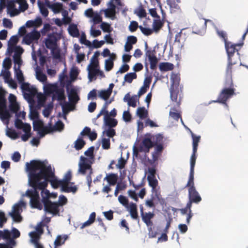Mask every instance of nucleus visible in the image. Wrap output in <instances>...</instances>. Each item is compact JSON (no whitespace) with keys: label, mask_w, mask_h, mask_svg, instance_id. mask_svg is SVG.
Here are the masks:
<instances>
[{"label":"nucleus","mask_w":248,"mask_h":248,"mask_svg":"<svg viewBox=\"0 0 248 248\" xmlns=\"http://www.w3.org/2000/svg\"><path fill=\"white\" fill-rule=\"evenodd\" d=\"M26 166L29 173L32 177H35L41 189L46 188L48 182L54 188L59 186L62 188L63 183L62 180H59L56 178L50 165L47 166L43 161L33 160L30 163L27 162Z\"/></svg>","instance_id":"obj_1"},{"label":"nucleus","mask_w":248,"mask_h":248,"mask_svg":"<svg viewBox=\"0 0 248 248\" xmlns=\"http://www.w3.org/2000/svg\"><path fill=\"white\" fill-rule=\"evenodd\" d=\"M35 177H32L29 173V182L32 189H28L26 191L25 196L30 198V204L32 208L41 209L42 204L40 202L39 194L38 189H41L39 185L36 181Z\"/></svg>","instance_id":"obj_2"},{"label":"nucleus","mask_w":248,"mask_h":248,"mask_svg":"<svg viewBox=\"0 0 248 248\" xmlns=\"http://www.w3.org/2000/svg\"><path fill=\"white\" fill-rule=\"evenodd\" d=\"M92 163L91 159L83 156H80L78 163V173L83 175L87 174L86 180L89 187L91 186L92 183V175L93 173Z\"/></svg>","instance_id":"obj_3"},{"label":"nucleus","mask_w":248,"mask_h":248,"mask_svg":"<svg viewBox=\"0 0 248 248\" xmlns=\"http://www.w3.org/2000/svg\"><path fill=\"white\" fill-rule=\"evenodd\" d=\"M194 177H188L187 183L185 187H188V202L198 203L202 201V198L197 191L194 182Z\"/></svg>","instance_id":"obj_4"},{"label":"nucleus","mask_w":248,"mask_h":248,"mask_svg":"<svg viewBox=\"0 0 248 248\" xmlns=\"http://www.w3.org/2000/svg\"><path fill=\"white\" fill-rule=\"evenodd\" d=\"M243 45V43L241 44H232L229 42H226L225 44V46L228 56V64L227 66L232 67L233 65H237V66H240L241 65V63L239 64L240 61L239 57H237V60L236 61L232 59V57H233L234 53L235 51H238L236 48V46H241Z\"/></svg>","instance_id":"obj_5"},{"label":"nucleus","mask_w":248,"mask_h":248,"mask_svg":"<svg viewBox=\"0 0 248 248\" xmlns=\"http://www.w3.org/2000/svg\"><path fill=\"white\" fill-rule=\"evenodd\" d=\"M5 93V91L2 89H0V116L2 120L8 119L10 117L9 111L6 109Z\"/></svg>","instance_id":"obj_6"},{"label":"nucleus","mask_w":248,"mask_h":248,"mask_svg":"<svg viewBox=\"0 0 248 248\" xmlns=\"http://www.w3.org/2000/svg\"><path fill=\"white\" fill-rule=\"evenodd\" d=\"M235 89L224 88L219 93L217 100L216 102L226 104L227 100L235 94Z\"/></svg>","instance_id":"obj_7"},{"label":"nucleus","mask_w":248,"mask_h":248,"mask_svg":"<svg viewBox=\"0 0 248 248\" xmlns=\"http://www.w3.org/2000/svg\"><path fill=\"white\" fill-rule=\"evenodd\" d=\"M44 204V209L47 213H50L53 216L60 215L59 204L57 202H52L46 200Z\"/></svg>","instance_id":"obj_8"},{"label":"nucleus","mask_w":248,"mask_h":248,"mask_svg":"<svg viewBox=\"0 0 248 248\" xmlns=\"http://www.w3.org/2000/svg\"><path fill=\"white\" fill-rule=\"evenodd\" d=\"M40 33L39 31L34 30L26 34L24 38L23 41L28 45H31L33 42H37L40 37Z\"/></svg>","instance_id":"obj_9"},{"label":"nucleus","mask_w":248,"mask_h":248,"mask_svg":"<svg viewBox=\"0 0 248 248\" xmlns=\"http://www.w3.org/2000/svg\"><path fill=\"white\" fill-rule=\"evenodd\" d=\"M154 147L152 143V139L148 136L144 138L141 142L139 147V151L140 152H144L148 153L149 152L150 149Z\"/></svg>","instance_id":"obj_10"},{"label":"nucleus","mask_w":248,"mask_h":248,"mask_svg":"<svg viewBox=\"0 0 248 248\" xmlns=\"http://www.w3.org/2000/svg\"><path fill=\"white\" fill-rule=\"evenodd\" d=\"M233 68V67L227 66L226 69V77L224 82V88L234 89L232 77V70Z\"/></svg>","instance_id":"obj_11"},{"label":"nucleus","mask_w":248,"mask_h":248,"mask_svg":"<svg viewBox=\"0 0 248 248\" xmlns=\"http://www.w3.org/2000/svg\"><path fill=\"white\" fill-rule=\"evenodd\" d=\"M140 213L141 217L143 221L146 224L148 227L151 226L153 225V222L151 221V219L154 217L155 214L152 212L144 213L143 210V207L140 206Z\"/></svg>","instance_id":"obj_12"},{"label":"nucleus","mask_w":248,"mask_h":248,"mask_svg":"<svg viewBox=\"0 0 248 248\" xmlns=\"http://www.w3.org/2000/svg\"><path fill=\"white\" fill-rule=\"evenodd\" d=\"M146 55L150 62V68L152 70L155 69L158 60L156 57L155 55V51L148 50L146 52Z\"/></svg>","instance_id":"obj_13"},{"label":"nucleus","mask_w":248,"mask_h":248,"mask_svg":"<svg viewBox=\"0 0 248 248\" xmlns=\"http://www.w3.org/2000/svg\"><path fill=\"white\" fill-rule=\"evenodd\" d=\"M57 38L54 34H50L46 39L45 45L47 48L52 50L57 46Z\"/></svg>","instance_id":"obj_14"},{"label":"nucleus","mask_w":248,"mask_h":248,"mask_svg":"<svg viewBox=\"0 0 248 248\" xmlns=\"http://www.w3.org/2000/svg\"><path fill=\"white\" fill-rule=\"evenodd\" d=\"M191 207L192 204L190 202H187L186 206L185 208L179 209V211L182 215L187 214L186 222L188 224H189L190 219L193 215L191 209Z\"/></svg>","instance_id":"obj_15"},{"label":"nucleus","mask_w":248,"mask_h":248,"mask_svg":"<svg viewBox=\"0 0 248 248\" xmlns=\"http://www.w3.org/2000/svg\"><path fill=\"white\" fill-rule=\"evenodd\" d=\"M53 100L57 99L58 101H62L65 99L64 90L63 87L58 88L56 92L52 95Z\"/></svg>","instance_id":"obj_16"},{"label":"nucleus","mask_w":248,"mask_h":248,"mask_svg":"<svg viewBox=\"0 0 248 248\" xmlns=\"http://www.w3.org/2000/svg\"><path fill=\"white\" fill-rule=\"evenodd\" d=\"M197 151H195L194 150L192 151V154L190 157V169L189 177H194V167L197 158Z\"/></svg>","instance_id":"obj_17"},{"label":"nucleus","mask_w":248,"mask_h":248,"mask_svg":"<svg viewBox=\"0 0 248 248\" xmlns=\"http://www.w3.org/2000/svg\"><path fill=\"white\" fill-rule=\"evenodd\" d=\"M148 136L152 139V143L154 144V147L155 145L163 143V136L160 134H157L155 135H152L150 133H147L145 136Z\"/></svg>","instance_id":"obj_18"},{"label":"nucleus","mask_w":248,"mask_h":248,"mask_svg":"<svg viewBox=\"0 0 248 248\" xmlns=\"http://www.w3.org/2000/svg\"><path fill=\"white\" fill-rule=\"evenodd\" d=\"M59 86L57 84H47L44 86V90L46 95L54 94Z\"/></svg>","instance_id":"obj_19"},{"label":"nucleus","mask_w":248,"mask_h":248,"mask_svg":"<svg viewBox=\"0 0 248 248\" xmlns=\"http://www.w3.org/2000/svg\"><path fill=\"white\" fill-rule=\"evenodd\" d=\"M69 100L71 104H76L79 100L77 91L75 89H71L68 93Z\"/></svg>","instance_id":"obj_20"},{"label":"nucleus","mask_w":248,"mask_h":248,"mask_svg":"<svg viewBox=\"0 0 248 248\" xmlns=\"http://www.w3.org/2000/svg\"><path fill=\"white\" fill-rule=\"evenodd\" d=\"M104 121L105 124L110 128L116 126L118 124L117 120L111 118L109 116L104 117Z\"/></svg>","instance_id":"obj_21"},{"label":"nucleus","mask_w":248,"mask_h":248,"mask_svg":"<svg viewBox=\"0 0 248 248\" xmlns=\"http://www.w3.org/2000/svg\"><path fill=\"white\" fill-rule=\"evenodd\" d=\"M104 180H106L109 186H114L116 185L118 180V175L117 174L114 173L107 174Z\"/></svg>","instance_id":"obj_22"},{"label":"nucleus","mask_w":248,"mask_h":248,"mask_svg":"<svg viewBox=\"0 0 248 248\" xmlns=\"http://www.w3.org/2000/svg\"><path fill=\"white\" fill-rule=\"evenodd\" d=\"M7 9L11 16H14L18 14V11L16 8L15 2L13 0L9 1L7 5Z\"/></svg>","instance_id":"obj_23"},{"label":"nucleus","mask_w":248,"mask_h":248,"mask_svg":"<svg viewBox=\"0 0 248 248\" xmlns=\"http://www.w3.org/2000/svg\"><path fill=\"white\" fill-rule=\"evenodd\" d=\"M68 32L71 36L73 37H78L79 36V30L77 26L75 24L70 25L68 27Z\"/></svg>","instance_id":"obj_24"},{"label":"nucleus","mask_w":248,"mask_h":248,"mask_svg":"<svg viewBox=\"0 0 248 248\" xmlns=\"http://www.w3.org/2000/svg\"><path fill=\"white\" fill-rule=\"evenodd\" d=\"M129 212L131 217L134 219L138 218V214L137 211V206L136 203L131 202L129 205Z\"/></svg>","instance_id":"obj_25"},{"label":"nucleus","mask_w":248,"mask_h":248,"mask_svg":"<svg viewBox=\"0 0 248 248\" xmlns=\"http://www.w3.org/2000/svg\"><path fill=\"white\" fill-rule=\"evenodd\" d=\"M159 68L161 71H168L173 69L174 65L170 62H161L159 64Z\"/></svg>","instance_id":"obj_26"},{"label":"nucleus","mask_w":248,"mask_h":248,"mask_svg":"<svg viewBox=\"0 0 248 248\" xmlns=\"http://www.w3.org/2000/svg\"><path fill=\"white\" fill-rule=\"evenodd\" d=\"M170 79L171 82L170 87H172V88H178L180 81V76L177 74H173L171 76Z\"/></svg>","instance_id":"obj_27"},{"label":"nucleus","mask_w":248,"mask_h":248,"mask_svg":"<svg viewBox=\"0 0 248 248\" xmlns=\"http://www.w3.org/2000/svg\"><path fill=\"white\" fill-rule=\"evenodd\" d=\"M137 115L141 120L146 118L148 116V112L144 107H139L137 110Z\"/></svg>","instance_id":"obj_28"},{"label":"nucleus","mask_w":248,"mask_h":248,"mask_svg":"<svg viewBox=\"0 0 248 248\" xmlns=\"http://www.w3.org/2000/svg\"><path fill=\"white\" fill-rule=\"evenodd\" d=\"M61 189H62V191L63 192H66V193L72 192L73 193H75L78 190V187L76 186H69V184H64V185H63Z\"/></svg>","instance_id":"obj_29"},{"label":"nucleus","mask_w":248,"mask_h":248,"mask_svg":"<svg viewBox=\"0 0 248 248\" xmlns=\"http://www.w3.org/2000/svg\"><path fill=\"white\" fill-rule=\"evenodd\" d=\"M190 131L192 138L193 150H194L195 151H197L198 144L201 139V136H196L191 130H190Z\"/></svg>","instance_id":"obj_30"},{"label":"nucleus","mask_w":248,"mask_h":248,"mask_svg":"<svg viewBox=\"0 0 248 248\" xmlns=\"http://www.w3.org/2000/svg\"><path fill=\"white\" fill-rule=\"evenodd\" d=\"M95 217H96V214L95 212H92L89 217V218L88 220L84 222L81 226V228L83 229L87 226H89L92 224L95 220Z\"/></svg>","instance_id":"obj_31"},{"label":"nucleus","mask_w":248,"mask_h":248,"mask_svg":"<svg viewBox=\"0 0 248 248\" xmlns=\"http://www.w3.org/2000/svg\"><path fill=\"white\" fill-rule=\"evenodd\" d=\"M164 23L160 18L155 19L153 24V30L155 32L158 31L163 27Z\"/></svg>","instance_id":"obj_32"},{"label":"nucleus","mask_w":248,"mask_h":248,"mask_svg":"<svg viewBox=\"0 0 248 248\" xmlns=\"http://www.w3.org/2000/svg\"><path fill=\"white\" fill-rule=\"evenodd\" d=\"M26 205V203L20 201L18 203L16 204L13 207V211L11 213H18L20 214V213L22 211V207L25 206Z\"/></svg>","instance_id":"obj_33"},{"label":"nucleus","mask_w":248,"mask_h":248,"mask_svg":"<svg viewBox=\"0 0 248 248\" xmlns=\"http://www.w3.org/2000/svg\"><path fill=\"white\" fill-rule=\"evenodd\" d=\"M67 238L68 236L66 235H58L54 241V245L58 247L63 244Z\"/></svg>","instance_id":"obj_34"},{"label":"nucleus","mask_w":248,"mask_h":248,"mask_svg":"<svg viewBox=\"0 0 248 248\" xmlns=\"http://www.w3.org/2000/svg\"><path fill=\"white\" fill-rule=\"evenodd\" d=\"M170 116L173 120L178 121L179 119L180 118L181 121L183 122V120L181 117V114L178 112L175 108H172L170 111Z\"/></svg>","instance_id":"obj_35"},{"label":"nucleus","mask_w":248,"mask_h":248,"mask_svg":"<svg viewBox=\"0 0 248 248\" xmlns=\"http://www.w3.org/2000/svg\"><path fill=\"white\" fill-rule=\"evenodd\" d=\"M72 178V171L70 170H69L66 172V173L64 175L63 179L62 180L63 185L70 184H71V185L74 184V183H70V181L71 180Z\"/></svg>","instance_id":"obj_36"},{"label":"nucleus","mask_w":248,"mask_h":248,"mask_svg":"<svg viewBox=\"0 0 248 248\" xmlns=\"http://www.w3.org/2000/svg\"><path fill=\"white\" fill-rule=\"evenodd\" d=\"M38 190H42L41 196L42 197V202L43 203H44L46 200L50 201L49 200V198L50 196V193L49 190L46 189V188L43 189H38Z\"/></svg>","instance_id":"obj_37"},{"label":"nucleus","mask_w":248,"mask_h":248,"mask_svg":"<svg viewBox=\"0 0 248 248\" xmlns=\"http://www.w3.org/2000/svg\"><path fill=\"white\" fill-rule=\"evenodd\" d=\"M137 77V74L135 72L126 74L124 77V81L131 83L133 80L136 79Z\"/></svg>","instance_id":"obj_38"},{"label":"nucleus","mask_w":248,"mask_h":248,"mask_svg":"<svg viewBox=\"0 0 248 248\" xmlns=\"http://www.w3.org/2000/svg\"><path fill=\"white\" fill-rule=\"evenodd\" d=\"M147 180L149 182V186L152 187L153 190L156 188L158 184V181L155 179V177L147 176Z\"/></svg>","instance_id":"obj_39"},{"label":"nucleus","mask_w":248,"mask_h":248,"mask_svg":"<svg viewBox=\"0 0 248 248\" xmlns=\"http://www.w3.org/2000/svg\"><path fill=\"white\" fill-rule=\"evenodd\" d=\"M38 6L40 12L43 16L45 17H47L48 15V11L47 8L45 6V4L43 3H41V2H38Z\"/></svg>","instance_id":"obj_40"},{"label":"nucleus","mask_w":248,"mask_h":248,"mask_svg":"<svg viewBox=\"0 0 248 248\" xmlns=\"http://www.w3.org/2000/svg\"><path fill=\"white\" fill-rule=\"evenodd\" d=\"M110 94L107 90H102L99 92V97L104 100H107L109 98Z\"/></svg>","instance_id":"obj_41"},{"label":"nucleus","mask_w":248,"mask_h":248,"mask_svg":"<svg viewBox=\"0 0 248 248\" xmlns=\"http://www.w3.org/2000/svg\"><path fill=\"white\" fill-rule=\"evenodd\" d=\"M167 4L169 5L170 9L171 11H175L176 10L180 9V6L178 3H176L175 0H167Z\"/></svg>","instance_id":"obj_42"},{"label":"nucleus","mask_w":248,"mask_h":248,"mask_svg":"<svg viewBox=\"0 0 248 248\" xmlns=\"http://www.w3.org/2000/svg\"><path fill=\"white\" fill-rule=\"evenodd\" d=\"M110 4L112 5V8H110V9H107L105 11V15L107 17H111L114 16L115 14V6L112 1H110Z\"/></svg>","instance_id":"obj_43"},{"label":"nucleus","mask_w":248,"mask_h":248,"mask_svg":"<svg viewBox=\"0 0 248 248\" xmlns=\"http://www.w3.org/2000/svg\"><path fill=\"white\" fill-rule=\"evenodd\" d=\"M85 141L82 139L78 138L75 141V147L78 150H81L85 145Z\"/></svg>","instance_id":"obj_44"},{"label":"nucleus","mask_w":248,"mask_h":248,"mask_svg":"<svg viewBox=\"0 0 248 248\" xmlns=\"http://www.w3.org/2000/svg\"><path fill=\"white\" fill-rule=\"evenodd\" d=\"M51 8L55 13H58L63 9V5L61 3H56L52 5Z\"/></svg>","instance_id":"obj_45"},{"label":"nucleus","mask_w":248,"mask_h":248,"mask_svg":"<svg viewBox=\"0 0 248 248\" xmlns=\"http://www.w3.org/2000/svg\"><path fill=\"white\" fill-rule=\"evenodd\" d=\"M36 78L42 82H45L47 80L46 75L40 71H36Z\"/></svg>","instance_id":"obj_46"},{"label":"nucleus","mask_w":248,"mask_h":248,"mask_svg":"<svg viewBox=\"0 0 248 248\" xmlns=\"http://www.w3.org/2000/svg\"><path fill=\"white\" fill-rule=\"evenodd\" d=\"M100 27L103 31L105 32L110 33L112 30L110 25L106 22H102Z\"/></svg>","instance_id":"obj_47"},{"label":"nucleus","mask_w":248,"mask_h":248,"mask_svg":"<svg viewBox=\"0 0 248 248\" xmlns=\"http://www.w3.org/2000/svg\"><path fill=\"white\" fill-rule=\"evenodd\" d=\"M9 215L12 217L14 221L16 222H20L22 220V217L20 214L9 213Z\"/></svg>","instance_id":"obj_48"},{"label":"nucleus","mask_w":248,"mask_h":248,"mask_svg":"<svg viewBox=\"0 0 248 248\" xmlns=\"http://www.w3.org/2000/svg\"><path fill=\"white\" fill-rule=\"evenodd\" d=\"M31 238V241L33 243L35 244L38 242L39 239V235L36 232H31L29 234Z\"/></svg>","instance_id":"obj_49"},{"label":"nucleus","mask_w":248,"mask_h":248,"mask_svg":"<svg viewBox=\"0 0 248 248\" xmlns=\"http://www.w3.org/2000/svg\"><path fill=\"white\" fill-rule=\"evenodd\" d=\"M80 42L81 44H84L89 47H91L92 46L91 42L90 41L86 39V36L84 33H83L81 35L80 38Z\"/></svg>","instance_id":"obj_50"},{"label":"nucleus","mask_w":248,"mask_h":248,"mask_svg":"<svg viewBox=\"0 0 248 248\" xmlns=\"http://www.w3.org/2000/svg\"><path fill=\"white\" fill-rule=\"evenodd\" d=\"M137 97H138L137 95H135L131 96V98H129L127 102L128 105L133 108L136 107L137 106L136 102L137 100Z\"/></svg>","instance_id":"obj_51"},{"label":"nucleus","mask_w":248,"mask_h":248,"mask_svg":"<svg viewBox=\"0 0 248 248\" xmlns=\"http://www.w3.org/2000/svg\"><path fill=\"white\" fill-rule=\"evenodd\" d=\"M43 124L41 121H37L33 123V128L34 131H40L43 128Z\"/></svg>","instance_id":"obj_52"},{"label":"nucleus","mask_w":248,"mask_h":248,"mask_svg":"<svg viewBox=\"0 0 248 248\" xmlns=\"http://www.w3.org/2000/svg\"><path fill=\"white\" fill-rule=\"evenodd\" d=\"M139 28L140 30L145 35L148 36L151 35L153 32V29L145 28L142 27V26H140Z\"/></svg>","instance_id":"obj_53"},{"label":"nucleus","mask_w":248,"mask_h":248,"mask_svg":"<svg viewBox=\"0 0 248 248\" xmlns=\"http://www.w3.org/2000/svg\"><path fill=\"white\" fill-rule=\"evenodd\" d=\"M114 66V62L110 60H106L105 63V69L107 71L111 70Z\"/></svg>","instance_id":"obj_54"},{"label":"nucleus","mask_w":248,"mask_h":248,"mask_svg":"<svg viewBox=\"0 0 248 248\" xmlns=\"http://www.w3.org/2000/svg\"><path fill=\"white\" fill-rule=\"evenodd\" d=\"M12 66V62L10 58H6L4 59L3 62V66L6 69L8 70Z\"/></svg>","instance_id":"obj_55"},{"label":"nucleus","mask_w":248,"mask_h":248,"mask_svg":"<svg viewBox=\"0 0 248 248\" xmlns=\"http://www.w3.org/2000/svg\"><path fill=\"white\" fill-rule=\"evenodd\" d=\"M118 201L123 205L128 207V200L126 197L123 195H120L118 197Z\"/></svg>","instance_id":"obj_56"},{"label":"nucleus","mask_w":248,"mask_h":248,"mask_svg":"<svg viewBox=\"0 0 248 248\" xmlns=\"http://www.w3.org/2000/svg\"><path fill=\"white\" fill-rule=\"evenodd\" d=\"M110 140L109 139L104 138L102 141V147L103 149L108 150L110 148Z\"/></svg>","instance_id":"obj_57"},{"label":"nucleus","mask_w":248,"mask_h":248,"mask_svg":"<svg viewBox=\"0 0 248 248\" xmlns=\"http://www.w3.org/2000/svg\"><path fill=\"white\" fill-rule=\"evenodd\" d=\"M160 154L158 153H157L156 152H153L152 153V159H149V163L153 165L155 162L157 161L158 157L159 156Z\"/></svg>","instance_id":"obj_58"},{"label":"nucleus","mask_w":248,"mask_h":248,"mask_svg":"<svg viewBox=\"0 0 248 248\" xmlns=\"http://www.w3.org/2000/svg\"><path fill=\"white\" fill-rule=\"evenodd\" d=\"M217 34L218 36L223 39L225 44L226 42H228L227 41V35L225 31H220L217 30Z\"/></svg>","instance_id":"obj_59"},{"label":"nucleus","mask_w":248,"mask_h":248,"mask_svg":"<svg viewBox=\"0 0 248 248\" xmlns=\"http://www.w3.org/2000/svg\"><path fill=\"white\" fill-rule=\"evenodd\" d=\"M54 126L55 131H61L63 129L64 125L61 120H59L56 123Z\"/></svg>","instance_id":"obj_60"},{"label":"nucleus","mask_w":248,"mask_h":248,"mask_svg":"<svg viewBox=\"0 0 248 248\" xmlns=\"http://www.w3.org/2000/svg\"><path fill=\"white\" fill-rule=\"evenodd\" d=\"M19 106L16 102H12L10 104L9 108L14 113H16L19 110Z\"/></svg>","instance_id":"obj_61"},{"label":"nucleus","mask_w":248,"mask_h":248,"mask_svg":"<svg viewBox=\"0 0 248 248\" xmlns=\"http://www.w3.org/2000/svg\"><path fill=\"white\" fill-rule=\"evenodd\" d=\"M18 41V37L17 35L12 36L8 43V45L15 46Z\"/></svg>","instance_id":"obj_62"},{"label":"nucleus","mask_w":248,"mask_h":248,"mask_svg":"<svg viewBox=\"0 0 248 248\" xmlns=\"http://www.w3.org/2000/svg\"><path fill=\"white\" fill-rule=\"evenodd\" d=\"M94 147L92 146L90 147L87 151H86L84 153V154L87 156H88L90 157L89 159H93V151H94Z\"/></svg>","instance_id":"obj_63"},{"label":"nucleus","mask_w":248,"mask_h":248,"mask_svg":"<svg viewBox=\"0 0 248 248\" xmlns=\"http://www.w3.org/2000/svg\"><path fill=\"white\" fill-rule=\"evenodd\" d=\"M137 15L141 18L145 17L146 16V13L145 10L142 7V6H140L136 12Z\"/></svg>","instance_id":"obj_64"}]
</instances>
